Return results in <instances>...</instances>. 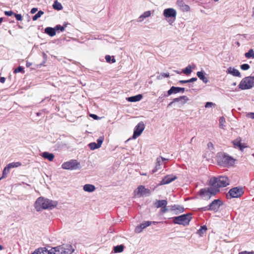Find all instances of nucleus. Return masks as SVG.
Segmentation results:
<instances>
[{
  "instance_id": "nucleus-35",
  "label": "nucleus",
  "mask_w": 254,
  "mask_h": 254,
  "mask_svg": "<svg viewBox=\"0 0 254 254\" xmlns=\"http://www.w3.org/2000/svg\"><path fill=\"white\" fill-rule=\"evenodd\" d=\"M21 165V163L19 162H12V163H9L8 165H7V166L8 167L9 169L11 168L19 167Z\"/></svg>"
},
{
  "instance_id": "nucleus-34",
  "label": "nucleus",
  "mask_w": 254,
  "mask_h": 254,
  "mask_svg": "<svg viewBox=\"0 0 254 254\" xmlns=\"http://www.w3.org/2000/svg\"><path fill=\"white\" fill-rule=\"evenodd\" d=\"M245 57L248 58L254 59V51L253 49H250L248 52L245 54Z\"/></svg>"
},
{
  "instance_id": "nucleus-22",
  "label": "nucleus",
  "mask_w": 254,
  "mask_h": 254,
  "mask_svg": "<svg viewBox=\"0 0 254 254\" xmlns=\"http://www.w3.org/2000/svg\"><path fill=\"white\" fill-rule=\"evenodd\" d=\"M149 192V190L148 189H145L143 186H140L137 189L136 193L137 194L143 195L145 193Z\"/></svg>"
},
{
  "instance_id": "nucleus-3",
  "label": "nucleus",
  "mask_w": 254,
  "mask_h": 254,
  "mask_svg": "<svg viewBox=\"0 0 254 254\" xmlns=\"http://www.w3.org/2000/svg\"><path fill=\"white\" fill-rule=\"evenodd\" d=\"M74 249L70 245H63L51 249V254H71Z\"/></svg>"
},
{
  "instance_id": "nucleus-17",
  "label": "nucleus",
  "mask_w": 254,
  "mask_h": 254,
  "mask_svg": "<svg viewBox=\"0 0 254 254\" xmlns=\"http://www.w3.org/2000/svg\"><path fill=\"white\" fill-rule=\"evenodd\" d=\"M177 4L180 9L184 12L189 11L190 9V6L186 4L183 0H178L177 1Z\"/></svg>"
},
{
  "instance_id": "nucleus-24",
  "label": "nucleus",
  "mask_w": 254,
  "mask_h": 254,
  "mask_svg": "<svg viewBox=\"0 0 254 254\" xmlns=\"http://www.w3.org/2000/svg\"><path fill=\"white\" fill-rule=\"evenodd\" d=\"M241 139L240 138H238L235 140L233 141V143L234 145V147L236 148H238L241 150H243V149L245 147L243 146L241 143Z\"/></svg>"
},
{
  "instance_id": "nucleus-9",
  "label": "nucleus",
  "mask_w": 254,
  "mask_h": 254,
  "mask_svg": "<svg viewBox=\"0 0 254 254\" xmlns=\"http://www.w3.org/2000/svg\"><path fill=\"white\" fill-rule=\"evenodd\" d=\"M218 162L220 165L226 166L232 165L234 163V160L229 156L222 154L218 157Z\"/></svg>"
},
{
  "instance_id": "nucleus-37",
  "label": "nucleus",
  "mask_w": 254,
  "mask_h": 254,
  "mask_svg": "<svg viewBox=\"0 0 254 254\" xmlns=\"http://www.w3.org/2000/svg\"><path fill=\"white\" fill-rule=\"evenodd\" d=\"M225 119L223 117H221L219 119V127L221 128L224 129L225 127Z\"/></svg>"
},
{
  "instance_id": "nucleus-55",
  "label": "nucleus",
  "mask_w": 254,
  "mask_h": 254,
  "mask_svg": "<svg viewBox=\"0 0 254 254\" xmlns=\"http://www.w3.org/2000/svg\"><path fill=\"white\" fill-rule=\"evenodd\" d=\"M179 83H181V84H184V83H189V80H180L179 81Z\"/></svg>"
},
{
  "instance_id": "nucleus-39",
  "label": "nucleus",
  "mask_w": 254,
  "mask_h": 254,
  "mask_svg": "<svg viewBox=\"0 0 254 254\" xmlns=\"http://www.w3.org/2000/svg\"><path fill=\"white\" fill-rule=\"evenodd\" d=\"M162 163H163V162H162V160L161 158H160V157H158L156 159V166H155L156 169H160V166L162 164Z\"/></svg>"
},
{
  "instance_id": "nucleus-21",
  "label": "nucleus",
  "mask_w": 254,
  "mask_h": 254,
  "mask_svg": "<svg viewBox=\"0 0 254 254\" xmlns=\"http://www.w3.org/2000/svg\"><path fill=\"white\" fill-rule=\"evenodd\" d=\"M40 155L44 159H46L50 161H52L55 157V155L53 153L48 152H44L41 153Z\"/></svg>"
},
{
  "instance_id": "nucleus-25",
  "label": "nucleus",
  "mask_w": 254,
  "mask_h": 254,
  "mask_svg": "<svg viewBox=\"0 0 254 254\" xmlns=\"http://www.w3.org/2000/svg\"><path fill=\"white\" fill-rule=\"evenodd\" d=\"M171 210L172 211H175V213L177 214L178 213H182L184 212V208L181 205H174L172 206Z\"/></svg>"
},
{
  "instance_id": "nucleus-62",
  "label": "nucleus",
  "mask_w": 254,
  "mask_h": 254,
  "mask_svg": "<svg viewBox=\"0 0 254 254\" xmlns=\"http://www.w3.org/2000/svg\"><path fill=\"white\" fill-rule=\"evenodd\" d=\"M3 249V247L0 245V250H2Z\"/></svg>"
},
{
  "instance_id": "nucleus-7",
  "label": "nucleus",
  "mask_w": 254,
  "mask_h": 254,
  "mask_svg": "<svg viewBox=\"0 0 254 254\" xmlns=\"http://www.w3.org/2000/svg\"><path fill=\"white\" fill-rule=\"evenodd\" d=\"M219 190L215 189L212 186L209 188L202 189L200 190V195L204 199H209L212 196L215 195Z\"/></svg>"
},
{
  "instance_id": "nucleus-14",
  "label": "nucleus",
  "mask_w": 254,
  "mask_h": 254,
  "mask_svg": "<svg viewBox=\"0 0 254 254\" xmlns=\"http://www.w3.org/2000/svg\"><path fill=\"white\" fill-rule=\"evenodd\" d=\"M152 223L154 224L157 222L155 221L151 222L149 221H145L135 227L134 230L135 232L136 233H140L142 232L143 229L150 226Z\"/></svg>"
},
{
  "instance_id": "nucleus-33",
  "label": "nucleus",
  "mask_w": 254,
  "mask_h": 254,
  "mask_svg": "<svg viewBox=\"0 0 254 254\" xmlns=\"http://www.w3.org/2000/svg\"><path fill=\"white\" fill-rule=\"evenodd\" d=\"M150 15H151L150 11H146L144 12L139 17V19H140V21H141L142 20H143L144 18L149 17Z\"/></svg>"
},
{
  "instance_id": "nucleus-11",
  "label": "nucleus",
  "mask_w": 254,
  "mask_h": 254,
  "mask_svg": "<svg viewBox=\"0 0 254 254\" xmlns=\"http://www.w3.org/2000/svg\"><path fill=\"white\" fill-rule=\"evenodd\" d=\"M145 126L142 122H139L135 127L132 138L135 139L140 135L143 130L144 129Z\"/></svg>"
},
{
  "instance_id": "nucleus-13",
  "label": "nucleus",
  "mask_w": 254,
  "mask_h": 254,
  "mask_svg": "<svg viewBox=\"0 0 254 254\" xmlns=\"http://www.w3.org/2000/svg\"><path fill=\"white\" fill-rule=\"evenodd\" d=\"M104 137L103 136H100L97 140V143L91 142L88 144V146L92 150L98 149L101 146L104 141Z\"/></svg>"
},
{
  "instance_id": "nucleus-19",
  "label": "nucleus",
  "mask_w": 254,
  "mask_h": 254,
  "mask_svg": "<svg viewBox=\"0 0 254 254\" xmlns=\"http://www.w3.org/2000/svg\"><path fill=\"white\" fill-rule=\"evenodd\" d=\"M226 72L227 74H231L234 76H237V77L241 76V73L239 72V71L238 69L235 68L234 67H229L227 69Z\"/></svg>"
},
{
  "instance_id": "nucleus-46",
  "label": "nucleus",
  "mask_w": 254,
  "mask_h": 254,
  "mask_svg": "<svg viewBox=\"0 0 254 254\" xmlns=\"http://www.w3.org/2000/svg\"><path fill=\"white\" fill-rule=\"evenodd\" d=\"M213 105H214V103H213L212 102H206L205 105V108H210L212 107V106H213Z\"/></svg>"
},
{
  "instance_id": "nucleus-56",
  "label": "nucleus",
  "mask_w": 254,
  "mask_h": 254,
  "mask_svg": "<svg viewBox=\"0 0 254 254\" xmlns=\"http://www.w3.org/2000/svg\"><path fill=\"white\" fill-rule=\"evenodd\" d=\"M5 81V78L4 77H1L0 78V82L1 83H4Z\"/></svg>"
},
{
  "instance_id": "nucleus-27",
  "label": "nucleus",
  "mask_w": 254,
  "mask_h": 254,
  "mask_svg": "<svg viewBox=\"0 0 254 254\" xmlns=\"http://www.w3.org/2000/svg\"><path fill=\"white\" fill-rule=\"evenodd\" d=\"M142 98L141 94H138L135 96H131L127 98V100L129 102H134L140 101Z\"/></svg>"
},
{
  "instance_id": "nucleus-44",
  "label": "nucleus",
  "mask_w": 254,
  "mask_h": 254,
  "mask_svg": "<svg viewBox=\"0 0 254 254\" xmlns=\"http://www.w3.org/2000/svg\"><path fill=\"white\" fill-rule=\"evenodd\" d=\"M55 27L56 30H60L61 31H63L64 30V27L61 26L60 25H57Z\"/></svg>"
},
{
  "instance_id": "nucleus-57",
  "label": "nucleus",
  "mask_w": 254,
  "mask_h": 254,
  "mask_svg": "<svg viewBox=\"0 0 254 254\" xmlns=\"http://www.w3.org/2000/svg\"><path fill=\"white\" fill-rule=\"evenodd\" d=\"M160 158H161L162 160V162H164V164L166 163V161H168L169 159L167 158H163L162 157H160Z\"/></svg>"
},
{
  "instance_id": "nucleus-23",
  "label": "nucleus",
  "mask_w": 254,
  "mask_h": 254,
  "mask_svg": "<svg viewBox=\"0 0 254 254\" xmlns=\"http://www.w3.org/2000/svg\"><path fill=\"white\" fill-rule=\"evenodd\" d=\"M154 205L158 208L167 206V201L166 200H156L154 202Z\"/></svg>"
},
{
  "instance_id": "nucleus-50",
  "label": "nucleus",
  "mask_w": 254,
  "mask_h": 254,
  "mask_svg": "<svg viewBox=\"0 0 254 254\" xmlns=\"http://www.w3.org/2000/svg\"><path fill=\"white\" fill-rule=\"evenodd\" d=\"M247 117L254 119V113H249L247 115Z\"/></svg>"
},
{
  "instance_id": "nucleus-61",
  "label": "nucleus",
  "mask_w": 254,
  "mask_h": 254,
  "mask_svg": "<svg viewBox=\"0 0 254 254\" xmlns=\"http://www.w3.org/2000/svg\"><path fill=\"white\" fill-rule=\"evenodd\" d=\"M3 18L0 17V24L2 22Z\"/></svg>"
},
{
  "instance_id": "nucleus-48",
  "label": "nucleus",
  "mask_w": 254,
  "mask_h": 254,
  "mask_svg": "<svg viewBox=\"0 0 254 254\" xmlns=\"http://www.w3.org/2000/svg\"><path fill=\"white\" fill-rule=\"evenodd\" d=\"M239 254H254V251L252 252H248V251H243L240 252Z\"/></svg>"
},
{
  "instance_id": "nucleus-63",
  "label": "nucleus",
  "mask_w": 254,
  "mask_h": 254,
  "mask_svg": "<svg viewBox=\"0 0 254 254\" xmlns=\"http://www.w3.org/2000/svg\"><path fill=\"white\" fill-rule=\"evenodd\" d=\"M175 72L178 73V74H180L181 73V72L178 71V70H176Z\"/></svg>"
},
{
  "instance_id": "nucleus-10",
  "label": "nucleus",
  "mask_w": 254,
  "mask_h": 254,
  "mask_svg": "<svg viewBox=\"0 0 254 254\" xmlns=\"http://www.w3.org/2000/svg\"><path fill=\"white\" fill-rule=\"evenodd\" d=\"M228 193L231 197L238 198L243 194L244 190L241 187H235L230 189Z\"/></svg>"
},
{
  "instance_id": "nucleus-26",
  "label": "nucleus",
  "mask_w": 254,
  "mask_h": 254,
  "mask_svg": "<svg viewBox=\"0 0 254 254\" xmlns=\"http://www.w3.org/2000/svg\"><path fill=\"white\" fill-rule=\"evenodd\" d=\"M196 75L204 83H207L208 81V79L205 76V73L203 71H197Z\"/></svg>"
},
{
  "instance_id": "nucleus-6",
  "label": "nucleus",
  "mask_w": 254,
  "mask_h": 254,
  "mask_svg": "<svg viewBox=\"0 0 254 254\" xmlns=\"http://www.w3.org/2000/svg\"><path fill=\"white\" fill-rule=\"evenodd\" d=\"M222 204L223 202L220 199H214L208 205L203 207L200 208V209L204 211H213L217 212Z\"/></svg>"
},
{
  "instance_id": "nucleus-5",
  "label": "nucleus",
  "mask_w": 254,
  "mask_h": 254,
  "mask_svg": "<svg viewBox=\"0 0 254 254\" xmlns=\"http://www.w3.org/2000/svg\"><path fill=\"white\" fill-rule=\"evenodd\" d=\"M254 86V76H248L244 78L240 82L239 87L242 90L252 88Z\"/></svg>"
},
{
  "instance_id": "nucleus-58",
  "label": "nucleus",
  "mask_w": 254,
  "mask_h": 254,
  "mask_svg": "<svg viewBox=\"0 0 254 254\" xmlns=\"http://www.w3.org/2000/svg\"><path fill=\"white\" fill-rule=\"evenodd\" d=\"M32 65V63L29 62H26V65L27 67H30Z\"/></svg>"
},
{
  "instance_id": "nucleus-36",
  "label": "nucleus",
  "mask_w": 254,
  "mask_h": 254,
  "mask_svg": "<svg viewBox=\"0 0 254 254\" xmlns=\"http://www.w3.org/2000/svg\"><path fill=\"white\" fill-rule=\"evenodd\" d=\"M124 246L123 245H118L114 247V251L115 253H121L123 251Z\"/></svg>"
},
{
  "instance_id": "nucleus-54",
  "label": "nucleus",
  "mask_w": 254,
  "mask_h": 254,
  "mask_svg": "<svg viewBox=\"0 0 254 254\" xmlns=\"http://www.w3.org/2000/svg\"><path fill=\"white\" fill-rule=\"evenodd\" d=\"M90 116L95 120L99 119V117L96 115L95 114H91Z\"/></svg>"
},
{
  "instance_id": "nucleus-12",
  "label": "nucleus",
  "mask_w": 254,
  "mask_h": 254,
  "mask_svg": "<svg viewBox=\"0 0 254 254\" xmlns=\"http://www.w3.org/2000/svg\"><path fill=\"white\" fill-rule=\"evenodd\" d=\"M163 14L166 18H173L175 20L177 16V11L173 8H168L164 10Z\"/></svg>"
},
{
  "instance_id": "nucleus-52",
  "label": "nucleus",
  "mask_w": 254,
  "mask_h": 254,
  "mask_svg": "<svg viewBox=\"0 0 254 254\" xmlns=\"http://www.w3.org/2000/svg\"><path fill=\"white\" fill-rule=\"evenodd\" d=\"M37 11H38V8H36V7H34L31 9L30 12L32 14H34V13H36Z\"/></svg>"
},
{
  "instance_id": "nucleus-16",
  "label": "nucleus",
  "mask_w": 254,
  "mask_h": 254,
  "mask_svg": "<svg viewBox=\"0 0 254 254\" xmlns=\"http://www.w3.org/2000/svg\"><path fill=\"white\" fill-rule=\"evenodd\" d=\"M177 178L176 176H174L173 175H167L165 177H164L162 180L160 182V185H164L166 184H168L176 180Z\"/></svg>"
},
{
  "instance_id": "nucleus-8",
  "label": "nucleus",
  "mask_w": 254,
  "mask_h": 254,
  "mask_svg": "<svg viewBox=\"0 0 254 254\" xmlns=\"http://www.w3.org/2000/svg\"><path fill=\"white\" fill-rule=\"evenodd\" d=\"M62 168L65 170H76L80 168V163L76 160L72 159L64 162L62 165Z\"/></svg>"
},
{
  "instance_id": "nucleus-18",
  "label": "nucleus",
  "mask_w": 254,
  "mask_h": 254,
  "mask_svg": "<svg viewBox=\"0 0 254 254\" xmlns=\"http://www.w3.org/2000/svg\"><path fill=\"white\" fill-rule=\"evenodd\" d=\"M188 98L186 96H182L179 98H174L173 100V101L169 104L168 106H171L173 103L175 102H180L182 104H184L188 101Z\"/></svg>"
},
{
  "instance_id": "nucleus-40",
  "label": "nucleus",
  "mask_w": 254,
  "mask_h": 254,
  "mask_svg": "<svg viewBox=\"0 0 254 254\" xmlns=\"http://www.w3.org/2000/svg\"><path fill=\"white\" fill-rule=\"evenodd\" d=\"M9 168L6 165V167L4 168V169L3 170L2 178L5 177L6 176V175L9 173Z\"/></svg>"
},
{
  "instance_id": "nucleus-49",
  "label": "nucleus",
  "mask_w": 254,
  "mask_h": 254,
  "mask_svg": "<svg viewBox=\"0 0 254 254\" xmlns=\"http://www.w3.org/2000/svg\"><path fill=\"white\" fill-rule=\"evenodd\" d=\"M168 211V209L167 208V206H163V207L161 208V212L163 213H165L167 212Z\"/></svg>"
},
{
  "instance_id": "nucleus-47",
  "label": "nucleus",
  "mask_w": 254,
  "mask_h": 254,
  "mask_svg": "<svg viewBox=\"0 0 254 254\" xmlns=\"http://www.w3.org/2000/svg\"><path fill=\"white\" fill-rule=\"evenodd\" d=\"M4 14L6 16H10L11 15H12L13 14H14V13L11 10L10 11H5L4 12Z\"/></svg>"
},
{
  "instance_id": "nucleus-64",
  "label": "nucleus",
  "mask_w": 254,
  "mask_h": 254,
  "mask_svg": "<svg viewBox=\"0 0 254 254\" xmlns=\"http://www.w3.org/2000/svg\"><path fill=\"white\" fill-rule=\"evenodd\" d=\"M253 15H254V8H253Z\"/></svg>"
},
{
  "instance_id": "nucleus-45",
  "label": "nucleus",
  "mask_w": 254,
  "mask_h": 254,
  "mask_svg": "<svg viewBox=\"0 0 254 254\" xmlns=\"http://www.w3.org/2000/svg\"><path fill=\"white\" fill-rule=\"evenodd\" d=\"M14 16L16 19L18 21H21L22 20V15L20 14H14Z\"/></svg>"
},
{
  "instance_id": "nucleus-53",
  "label": "nucleus",
  "mask_w": 254,
  "mask_h": 254,
  "mask_svg": "<svg viewBox=\"0 0 254 254\" xmlns=\"http://www.w3.org/2000/svg\"><path fill=\"white\" fill-rule=\"evenodd\" d=\"M197 79L196 77H192V78L189 79V82L190 83V82H193L196 81L197 80Z\"/></svg>"
},
{
  "instance_id": "nucleus-60",
  "label": "nucleus",
  "mask_w": 254,
  "mask_h": 254,
  "mask_svg": "<svg viewBox=\"0 0 254 254\" xmlns=\"http://www.w3.org/2000/svg\"><path fill=\"white\" fill-rule=\"evenodd\" d=\"M158 170V169H156V168L155 167V168L152 170V173L156 172Z\"/></svg>"
},
{
  "instance_id": "nucleus-41",
  "label": "nucleus",
  "mask_w": 254,
  "mask_h": 254,
  "mask_svg": "<svg viewBox=\"0 0 254 254\" xmlns=\"http://www.w3.org/2000/svg\"><path fill=\"white\" fill-rule=\"evenodd\" d=\"M105 60L107 63H110L111 61H112V63H113L116 62L115 58L113 57V59L111 60V57L109 55H106L105 56Z\"/></svg>"
},
{
  "instance_id": "nucleus-29",
  "label": "nucleus",
  "mask_w": 254,
  "mask_h": 254,
  "mask_svg": "<svg viewBox=\"0 0 254 254\" xmlns=\"http://www.w3.org/2000/svg\"><path fill=\"white\" fill-rule=\"evenodd\" d=\"M95 190V186L91 184H86L83 186V190L85 191L91 192L94 191Z\"/></svg>"
},
{
  "instance_id": "nucleus-32",
  "label": "nucleus",
  "mask_w": 254,
  "mask_h": 254,
  "mask_svg": "<svg viewBox=\"0 0 254 254\" xmlns=\"http://www.w3.org/2000/svg\"><path fill=\"white\" fill-rule=\"evenodd\" d=\"M206 226L203 225L202 226H201L200 228L197 230V234L199 235L200 236H202V234H203L206 231Z\"/></svg>"
},
{
  "instance_id": "nucleus-38",
  "label": "nucleus",
  "mask_w": 254,
  "mask_h": 254,
  "mask_svg": "<svg viewBox=\"0 0 254 254\" xmlns=\"http://www.w3.org/2000/svg\"><path fill=\"white\" fill-rule=\"evenodd\" d=\"M44 14V12L42 10H39L37 13H36L34 16H33L32 19L33 21H35L38 18H40L43 14Z\"/></svg>"
},
{
  "instance_id": "nucleus-28",
  "label": "nucleus",
  "mask_w": 254,
  "mask_h": 254,
  "mask_svg": "<svg viewBox=\"0 0 254 254\" xmlns=\"http://www.w3.org/2000/svg\"><path fill=\"white\" fill-rule=\"evenodd\" d=\"M55 27L54 28L48 27L45 29V32L49 36L53 37L56 34Z\"/></svg>"
},
{
  "instance_id": "nucleus-51",
  "label": "nucleus",
  "mask_w": 254,
  "mask_h": 254,
  "mask_svg": "<svg viewBox=\"0 0 254 254\" xmlns=\"http://www.w3.org/2000/svg\"><path fill=\"white\" fill-rule=\"evenodd\" d=\"M161 76H162L163 77H169V73L168 72L167 73H161Z\"/></svg>"
},
{
  "instance_id": "nucleus-1",
  "label": "nucleus",
  "mask_w": 254,
  "mask_h": 254,
  "mask_svg": "<svg viewBox=\"0 0 254 254\" xmlns=\"http://www.w3.org/2000/svg\"><path fill=\"white\" fill-rule=\"evenodd\" d=\"M58 204L56 201H53L42 197H39L35 203V208L37 211H39L42 209H52Z\"/></svg>"
},
{
  "instance_id": "nucleus-43",
  "label": "nucleus",
  "mask_w": 254,
  "mask_h": 254,
  "mask_svg": "<svg viewBox=\"0 0 254 254\" xmlns=\"http://www.w3.org/2000/svg\"><path fill=\"white\" fill-rule=\"evenodd\" d=\"M22 72H23V68L21 66H19L17 68H15L14 71V72L15 73Z\"/></svg>"
},
{
  "instance_id": "nucleus-15",
  "label": "nucleus",
  "mask_w": 254,
  "mask_h": 254,
  "mask_svg": "<svg viewBox=\"0 0 254 254\" xmlns=\"http://www.w3.org/2000/svg\"><path fill=\"white\" fill-rule=\"evenodd\" d=\"M184 91L185 88L172 86L171 88L167 91V95L164 94V97L169 96L172 94H176L179 92L184 93Z\"/></svg>"
},
{
  "instance_id": "nucleus-30",
  "label": "nucleus",
  "mask_w": 254,
  "mask_h": 254,
  "mask_svg": "<svg viewBox=\"0 0 254 254\" xmlns=\"http://www.w3.org/2000/svg\"><path fill=\"white\" fill-rule=\"evenodd\" d=\"M194 67V65L192 66L189 65L185 69H183L182 72L186 75L190 74L192 72V68H193Z\"/></svg>"
},
{
  "instance_id": "nucleus-2",
  "label": "nucleus",
  "mask_w": 254,
  "mask_h": 254,
  "mask_svg": "<svg viewBox=\"0 0 254 254\" xmlns=\"http://www.w3.org/2000/svg\"><path fill=\"white\" fill-rule=\"evenodd\" d=\"M210 185L215 189L219 190V188L225 187L229 185V180L226 176H219L213 178L210 180Z\"/></svg>"
},
{
  "instance_id": "nucleus-59",
  "label": "nucleus",
  "mask_w": 254,
  "mask_h": 254,
  "mask_svg": "<svg viewBox=\"0 0 254 254\" xmlns=\"http://www.w3.org/2000/svg\"><path fill=\"white\" fill-rule=\"evenodd\" d=\"M207 146L208 147V148H210V147H212L213 148V144L211 143V142H209L208 144H207Z\"/></svg>"
},
{
  "instance_id": "nucleus-20",
  "label": "nucleus",
  "mask_w": 254,
  "mask_h": 254,
  "mask_svg": "<svg viewBox=\"0 0 254 254\" xmlns=\"http://www.w3.org/2000/svg\"><path fill=\"white\" fill-rule=\"evenodd\" d=\"M31 254H51V249L50 250H48L45 247L40 248L36 249Z\"/></svg>"
},
{
  "instance_id": "nucleus-42",
  "label": "nucleus",
  "mask_w": 254,
  "mask_h": 254,
  "mask_svg": "<svg viewBox=\"0 0 254 254\" xmlns=\"http://www.w3.org/2000/svg\"><path fill=\"white\" fill-rule=\"evenodd\" d=\"M250 65L247 64H244L241 65V68L244 70H248L250 68Z\"/></svg>"
},
{
  "instance_id": "nucleus-31",
  "label": "nucleus",
  "mask_w": 254,
  "mask_h": 254,
  "mask_svg": "<svg viewBox=\"0 0 254 254\" xmlns=\"http://www.w3.org/2000/svg\"><path fill=\"white\" fill-rule=\"evenodd\" d=\"M53 7L55 9L60 10H62L63 8L62 4L58 2L57 0L55 1Z\"/></svg>"
},
{
  "instance_id": "nucleus-4",
  "label": "nucleus",
  "mask_w": 254,
  "mask_h": 254,
  "mask_svg": "<svg viewBox=\"0 0 254 254\" xmlns=\"http://www.w3.org/2000/svg\"><path fill=\"white\" fill-rule=\"evenodd\" d=\"M192 217L190 213L185 214L179 216L173 217V222L174 224L186 226L189 224Z\"/></svg>"
}]
</instances>
